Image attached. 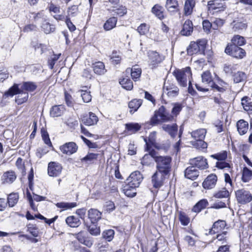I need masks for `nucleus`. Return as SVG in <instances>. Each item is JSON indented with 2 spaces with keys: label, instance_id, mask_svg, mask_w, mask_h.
Listing matches in <instances>:
<instances>
[{
  "label": "nucleus",
  "instance_id": "nucleus-41",
  "mask_svg": "<svg viewBox=\"0 0 252 252\" xmlns=\"http://www.w3.org/2000/svg\"><path fill=\"white\" fill-rule=\"evenodd\" d=\"M232 44L237 46L244 45L246 43L245 38L239 35H235L231 39Z\"/></svg>",
  "mask_w": 252,
  "mask_h": 252
},
{
  "label": "nucleus",
  "instance_id": "nucleus-53",
  "mask_svg": "<svg viewBox=\"0 0 252 252\" xmlns=\"http://www.w3.org/2000/svg\"><path fill=\"white\" fill-rule=\"evenodd\" d=\"M28 96V94L27 93H21V94L16 98L15 101L18 104H21L27 100Z\"/></svg>",
  "mask_w": 252,
  "mask_h": 252
},
{
  "label": "nucleus",
  "instance_id": "nucleus-12",
  "mask_svg": "<svg viewBox=\"0 0 252 252\" xmlns=\"http://www.w3.org/2000/svg\"><path fill=\"white\" fill-rule=\"evenodd\" d=\"M189 163L193 167L203 170L208 167V164L207 159L200 156L198 157L189 160Z\"/></svg>",
  "mask_w": 252,
  "mask_h": 252
},
{
  "label": "nucleus",
  "instance_id": "nucleus-20",
  "mask_svg": "<svg viewBox=\"0 0 252 252\" xmlns=\"http://www.w3.org/2000/svg\"><path fill=\"white\" fill-rule=\"evenodd\" d=\"M225 226L226 222L224 220H218L214 223L212 227L210 229L209 233L210 234H213L219 233L224 228Z\"/></svg>",
  "mask_w": 252,
  "mask_h": 252
},
{
  "label": "nucleus",
  "instance_id": "nucleus-51",
  "mask_svg": "<svg viewBox=\"0 0 252 252\" xmlns=\"http://www.w3.org/2000/svg\"><path fill=\"white\" fill-rule=\"evenodd\" d=\"M18 94H21V91L18 88V85L14 84L11 87L9 90L5 93L8 95L13 96Z\"/></svg>",
  "mask_w": 252,
  "mask_h": 252
},
{
  "label": "nucleus",
  "instance_id": "nucleus-15",
  "mask_svg": "<svg viewBox=\"0 0 252 252\" xmlns=\"http://www.w3.org/2000/svg\"><path fill=\"white\" fill-rule=\"evenodd\" d=\"M60 149L63 154L71 155L77 151L78 147L75 143L70 142L60 146Z\"/></svg>",
  "mask_w": 252,
  "mask_h": 252
},
{
  "label": "nucleus",
  "instance_id": "nucleus-59",
  "mask_svg": "<svg viewBox=\"0 0 252 252\" xmlns=\"http://www.w3.org/2000/svg\"><path fill=\"white\" fill-rule=\"evenodd\" d=\"M81 95L82 99L84 102H89L92 99V96L90 94V92H88L86 91L81 90Z\"/></svg>",
  "mask_w": 252,
  "mask_h": 252
},
{
  "label": "nucleus",
  "instance_id": "nucleus-22",
  "mask_svg": "<svg viewBox=\"0 0 252 252\" xmlns=\"http://www.w3.org/2000/svg\"><path fill=\"white\" fill-rule=\"evenodd\" d=\"M195 0H186L184 7V14L189 16L192 14L195 5Z\"/></svg>",
  "mask_w": 252,
  "mask_h": 252
},
{
  "label": "nucleus",
  "instance_id": "nucleus-23",
  "mask_svg": "<svg viewBox=\"0 0 252 252\" xmlns=\"http://www.w3.org/2000/svg\"><path fill=\"white\" fill-rule=\"evenodd\" d=\"M231 26L234 32H239L245 30L247 27L246 23L242 19L233 20L231 23Z\"/></svg>",
  "mask_w": 252,
  "mask_h": 252
},
{
  "label": "nucleus",
  "instance_id": "nucleus-57",
  "mask_svg": "<svg viewBox=\"0 0 252 252\" xmlns=\"http://www.w3.org/2000/svg\"><path fill=\"white\" fill-rule=\"evenodd\" d=\"M149 29V27L146 24L143 23L137 28V31L140 34L145 35L148 32Z\"/></svg>",
  "mask_w": 252,
  "mask_h": 252
},
{
  "label": "nucleus",
  "instance_id": "nucleus-24",
  "mask_svg": "<svg viewBox=\"0 0 252 252\" xmlns=\"http://www.w3.org/2000/svg\"><path fill=\"white\" fill-rule=\"evenodd\" d=\"M101 215L100 212L95 209H91L88 212V218L93 224L96 223L101 219Z\"/></svg>",
  "mask_w": 252,
  "mask_h": 252
},
{
  "label": "nucleus",
  "instance_id": "nucleus-58",
  "mask_svg": "<svg viewBox=\"0 0 252 252\" xmlns=\"http://www.w3.org/2000/svg\"><path fill=\"white\" fill-rule=\"evenodd\" d=\"M126 127L128 131L135 132L140 129L141 126L138 124H126Z\"/></svg>",
  "mask_w": 252,
  "mask_h": 252
},
{
  "label": "nucleus",
  "instance_id": "nucleus-49",
  "mask_svg": "<svg viewBox=\"0 0 252 252\" xmlns=\"http://www.w3.org/2000/svg\"><path fill=\"white\" fill-rule=\"evenodd\" d=\"M103 237L108 242H110L114 238V231L108 229L104 231L102 233Z\"/></svg>",
  "mask_w": 252,
  "mask_h": 252
},
{
  "label": "nucleus",
  "instance_id": "nucleus-30",
  "mask_svg": "<svg viewBox=\"0 0 252 252\" xmlns=\"http://www.w3.org/2000/svg\"><path fill=\"white\" fill-rule=\"evenodd\" d=\"M207 131L206 129L200 128L191 132V137L195 140H204Z\"/></svg>",
  "mask_w": 252,
  "mask_h": 252
},
{
  "label": "nucleus",
  "instance_id": "nucleus-55",
  "mask_svg": "<svg viewBox=\"0 0 252 252\" xmlns=\"http://www.w3.org/2000/svg\"><path fill=\"white\" fill-rule=\"evenodd\" d=\"M113 11L114 12V15H116L119 16H123L126 14L127 12L126 8L125 6H120V7L114 9Z\"/></svg>",
  "mask_w": 252,
  "mask_h": 252
},
{
  "label": "nucleus",
  "instance_id": "nucleus-18",
  "mask_svg": "<svg viewBox=\"0 0 252 252\" xmlns=\"http://www.w3.org/2000/svg\"><path fill=\"white\" fill-rule=\"evenodd\" d=\"M82 122L86 126H92L98 122L97 117L93 113L90 112L88 115H84L81 118Z\"/></svg>",
  "mask_w": 252,
  "mask_h": 252
},
{
  "label": "nucleus",
  "instance_id": "nucleus-62",
  "mask_svg": "<svg viewBox=\"0 0 252 252\" xmlns=\"http://www.w3.org/2000/svg\"><path fill=\"white\" fill-rule=\"evenodd\" d=\"M16 165L18 169L23 173L25 174V168L24 166V163L23 159L21 158H18L17 159Z\"/></svg>",
  "mask_w": 252,
  "mask_h": 252
},
{
  "label": "nucleus",
  "instance_id": "nucleus-34",
  "mask_svg": "<svg viewBox=\"0 0 252 252\" xmlns=\"http://www.w3.org/2000/svg\"><path fill=\"white\" fill-rule=\"evenodd\" d=\"M209 204L207 199H203L198 202L192 208V211L195 213H199L206 208Z\"/></svg>",
  "mask_w": 252,
  "mask_h": 252
},
{
  "label": "nucleus",
  "instance_id": "nucleus-33",
  "mask_svg": "<svg viewBox=\"0 0 252 252\" xmlns=\"http://www.w3.org/2000/svg\"><path fill=\"white\" fill-rule=\"evenodd\" d=\"M64 111V107L62 105H55L50 110V115L53 117H59Z\"/></svg>",
  "mask_w": 252,
  "mask_h": 252
},
{
  "label": "nucleus",
  "instance_id": "nucleus-47",
  "mask_svg": "<svg viewBox=\"0 0 252 252\" xmlns=\"http://www.w3.org/2000/svg\"><path fill=\"white\" fill-rule=\"evenodd\" d=\"M191 145L197 149H206L207 147V143L203 140H195L191 142Z\"/></svg>",
  "mask_w": 252,
  "mask_h": 252
},
{
  "label": "nucleus",
  "instance_id": "nucleus-17",
  "mask_svg": "<svg viewBox=\"0 0 252 252\" xmlns=\"http://www.w3.org/2000/svg\"><path fill=\"white\" fill-rule=\"evenodd\" d=\"M218 180L217 176L214 174L208 175L202 183L204 189H210L215 187Z\"/></svg>",
  "mask_w": 252,
  "mask_h": 252
},
{
  "label": "nucleus",
  "instance_id": "nucleus-52",
  "mask_svg": "<svg viewBox=\"0 0 252 252\" xmlns=\"http://www.w3.org/2000/svg\"><path fill=\"white\" fill-rule=\"evenodd\" d=\"M97 154L89 153L86 156L81 159L82 161H85L87 163L93 161L94 160L96 159L98 157Z\"/></svg>",
  "mask_w": 252,
  "mask_h": 252
},
{
  "label": "nucleus",
  "instance_id": "nucleus-54",
  "mask_svg": "<svg viewBox=\"0 0 252 252\" xmlns=\"http://www.w3.org/2000/svg\"><path fill=\"white\" fill-rule=\"evenodd\" d=\"M136 188H131L128 187V185L124 189V193L128 197H133L135 196L136 192Z\"/></svg>",
  "mask_w": 252,
  "mask_h": 252
},
{
  "label": "nucleus",
  "instance_id": "nucleus-3",
  "mask_svg": "<svg viewBox=\"0 0 252 252\" xmlns=\"http://www.w3.org/2000/svg\"><path fill=\"white\" fill-rule=\"evenodd\" d=\"M172 158L169 156H159L156 158L157 171L168 174L171 168Z\"/></svg>",
  "mask_w": 252,
  "mask_h": 252
},
{
  "label": "nucleus",
  "instance_id": "nucleus-61",
  "mask_svg": "<svg viewBox=\"0 0 252 252\" xmlns=\"http://www.w3.org/2000/svg\"><path fill=\"white\" fill-rule=\"evenodd\" d=\"M236 65L226 63L224 65L223 70L226 73L232 74L233 70H235Z\"/></svg>",
  "mask_w": 252,
  "mask_h": 252
},
{
  "label": "nucleus",
  "instance_id": "nucleus-50",
  "mask_svg": "<svg viewBox=\"0 0 252 252\" xmlns=\"http://www.w3.org/2000/svg\"><path fill=\"white\" fill-rule=\"evenodd\" d=\"M246 77L245 74L241 71H238L233 75V80L235 83H238L244 80Z\"/></svg>",
  "mask_w": 252,
  "mask_h": 252
},
{
  "label": "nucleus",
  "instance_id": "nucleus-35",
  "mask_svg": "<svg viewBox=\"0 0 252 252\" xmlns=\"http://www.w3.org/2000/svg\"><path fill=\"white\" fill-rule=\"evenodd\" d=\"M66 223L71 227H76L81 224L79 219L73 216H69L65 220Z\"/></svg>",
  "mask_w": 252,
  "mask_h": 252
},
{
  "label": "nucleus",
  "instance_id": "nucleus-19",
  "mask_svg": "<svg viewBox=\"0 0 252 252\" xmlns=\"http://www.w3.org/2000/svg\"><path fill=\"white\" fill-rule=\"evenodd\" d=\"M141 69L139 67L138 65H135L132 68H127L126 70V73L131 74V78L134 81L139 80L141 75Z\"/></svg>",
  "mask_w": 252,
  "mask_h": 252
},
{
  "label": "nucleus",
  "instance_id": "nucleus-5",
  "mask_svg": "<svg viewBox=\"0 0 252 252\" xmlns=\"http://www.w3.org/2000/svg\"><path fill=\"white\" fill-rule=\"evenodd\" d=\"M207 41L205 39H200L196 42H191L187 49L188 54L192 55L198 53H202L204 52Z\"/></svg>",
  "mask_w": 252,
  "mask_h": 252
},
{
  "label": "nucleus",
  "instance_id": "nucleus-40",
  "mask_svg": "<svg viewBox=\"0 0 252 252\" xmlns=\"http://www.w3.org/2000/svg\"><path fill=\"white\" fill-rule=\"evenodd\" d=\"M252 178V171L245 167L242 172V180L245 183L249 182Z\"/></svg>",
  "mask_w": 252,
  "mask_h": 252
},
{
  "label": "nucleus",
  "instance_id": "nucleus-29",
  "mask_svg": "<svg viewBox=\"0 0 252 252\" xmlns=\"http://www.w3.org/2000/svg\"><path fill=\"white\" fill-rule=\"evenodd\" d=\"M94 72L98 75H103L106 72L104 64L103 62H97L92 64Z\"/></svg>",
  "mask_w": 252,
  "mask_h": 252
},
{
  "label": "nucleus",
  "instance_id": "nucleus-56",
  "mask_svg": "<svg viewBox=\"0 0 252 252\" xmlns=\"http://www.w3.org/2000/svg\"><path fill=\"white\" fill-rule=\"evenodd\" d=\"M179 220L181 224L186 226L189 222V219L184 212H180L179 215Z\"/></svg>",
  "mask_w": 252,
  "mask_h": 252
},
{
  "label": "nucleus",
  "instance_id": "nucleus-26",
  "mask_svg": "<svg viewBox=\"0 0 252 252\" xmlns=\"http://www.w3.org/2000/svg\"><path fill=\"white\" fill-rule=\"evenodd\" d=\"M151 12L158 19L162 20L164 18V9L159 4H155L151 9Z\"/></svg>",
  "mask_w": 252,
  "mask_h": 252
},
{
  "label": "nucleus",
  "instance_id": "nucleus-39",
  "mask_svg": "<svg viewBox=\"0 0 252 252\" xmlns=\"http://www.w3.org/2000/svg\"><path fill=\"white\" fill-rule=\"evenodd\" d=\"M56 206L58 208L62 209V211H64L76 207L77 203L76 202H62L56 203Z\"/></svg>",
  "mask_w": 252,
  "mask_h": 252
},
{
  "label": "nucleus",
  "instance_id": "nucleus-44",
  "mask_svg": "<svg viewBox=\"0 0 252 252\" xmlns=\"http://www.w3.org/2000/svg\"><path fill=\"white\" fill-rule=\"evenodd\" d=\"M120 83L124 89L127 90H131L133 88V83L129 78H124L120 81Z\"/></svg>",
  "mask_w": 252,
  "mask_h": 252
},
{
  "label": "nucleus",
  "instance_id": "nucleus-16",
  "mask_svg": "<svg viewBox=\"0 0 252 252\" xmlns=\"http://www.w3.org/2000/svg\"><path fill=\"white\" fill-rule=\"evenodd\" d=\"M224 2L220 0H212L208 2V6L209 10H216L217 12L224 11L226 9Z\"/></svg>",
  "mask_w": 252,
  "mask_h": 252
},
{
  "label": "nucleus",
  "instance_id": "nucleus-60",
  "mask_svg": "<svg viewBox=\"0 0 252 252\" xmlns=\"http://www.w3.org/2000/svg\"><path fill=\"white\" fill-rule=\"evenodd\" d=\"M229 195V193L227 190L225 189H222V190L219 191L217 192L214 196L216 198H226L228 197Z\"/></svg>",
  "mask_w": 252,
  "mask_h": 252
},
{
  "label": "nucleus",
  "instance_id": "nucleus-4",
  "mask_svg": "<svg viewBox=\"0 0 252 252\" xmlns=\"http://www.w3.org/2000/svg\"><path fill=\"white\" fill-rule=\"evenodd\" d=\"M201 77L202 81L203 83L210 84L213 88L216 89L219 92H223L225 91L224 85H226V83L222 80L220 81V86L214 83L213 82L212 77L209 71L207 70L204 71L202 74Z\"/></svg>",
  "mask_w": 252,
  "mask_h": 252
},
{
  "label": "nucleus",
  "instance_id": "nucleus-28",
  "mask_svg": "<svg viewBox=\"0 0 252 252\" xmlns=\"http://www.w3.org/2000/svg\"><path fill=\"white\" fill-rule=\"evenodd\" d=\"M16 179V176L14 172L9 171L3 173L1 180L3 183L11 184Z\"/></svg>",
  "mask_w": 252,
  "mask_h": 252
},
{
  "label": "nucleus",
  "instance_id": "nucleus-38",
  "mask_svg": "<svg viewBox=\"0 0 252 252\" xmlns=\"http://www.w3.org/2000/svg\"><path fill=\"white\" fill-rule=\"evenodd\" d=\"M117 22V19L115 17L108 19L103 25L104 29L105 31H110L116 27Z\"/></svg>",
  "mask_w": 252,
  "mask_h": 252
},
{
  "label": "nucleus",
  "instance_id": "nucleus-11",
  "mask_svg": "<svg viewBox=\"0 0 252 252\" xmlns=\"http://www.w3.org/2000/svg\"><path fill=\"white\" fill-rule=\"evenodd\" d=\"M149 62L153 67H155L164 60V56L155 51H149L148 52Z\"/></svg>",
  "mask_w": 252,
  "mask_h": 252
},
{
  "label": "nucleus",
  "instance_id": "nucleus-10",
  "mask_svg": "<svg viewBox=\"0 0 252 252\" xmlns=\"http://www.w3.org/2000/svg\"><path fill=\"white\" fill-rule=\"evenodd\" d=\"M236 196L238 203L242 204L249 203L252 200L251 193L243 189L238 190L236 192Z\"/></svg>",
  "mask_w": 252,
  "mask_h": 252
},
{
  "label": "nucleus",
  "instance_id": "nucleus-14",
  "mask_svg": "<svg viewBox=\"0 0 252 252\" xmlns=\"http://www.w3.org/2000/svg\"><path fill=\"white\" fill-rule=\"evenodd\" d=\"M62 167L60 164L56 162H50L48 164V174L51 177H57L62 172Z\"/></svg>",
  "mask_w": 252,
  "mask_h": 252
},
{
  "label": "nucleus",
  "instance_id": "nucleus-48",
  "mask_svg": "<svg viewBox=\"0 0 252 252\" xmlns=\"http://www.w3.org/2000/svg\"><path fill=\"white\" fill-rule=\"evenodd\" d=\"M211 157L220 161L224 160L227 157V152L226 151H223L220 153L212 155Z\"/></svg>",
  "mask_w": 252,
  "mask_h": 252
},
{
  "label": "nucleus",
  "instance_id": "nucleus-2",
  "mask_svg": "<svg viewBox=\"0 0 252 252\" xmlns=\"http://www.w3.org/2000/svg\"><path fill=\"white\" fill-rule=\"evenodd\" d=\"M173 74L181 86H187L188 81L189 88L190 87L191 85L190 78L192 76L190 67H187L183 70H176L173 72Z\"/></svg>",
  "mask_w": 252,
  "mask_h": 252
},
{
  "label": "nucleus",
  "instance_id": "nucleus-9",
  "mask_svg": "<svg viewBox=\"0 0 252 252\" xmlns=\"http://www.w3.org/2000/svg\"><path fill=\"white\" fill-rule=\"evenodd\" d=\"M179 89L174 84L169 81L165 82L163 87V94H166L169 97H174L179 94Z\"/></svg>",
  "mask_w": 252,
  "mask_h": 252
},
{
  "label": "nucleus",
  "instance_id": "nucleus-46",
  "mask_svg": "<svg viewBox=\"0 0 252 252\" xmlns=\"http://www.w3.org/2000/svg\"><path fill=\"white\" fill-rule=\"evenodd\" d=\"M37 88L36 85L31 82H24L22 86V89L27 91L33 92Z\"/></svg>",
  "mask_w": 252,
  "mask_h": 252
},
{
  "label": "nucleus",
  "instance_id": "nucleus-7",
  "mask_svg": "<svg viewBox=\"0 0 252 252\" xmlns=\"http://www.w3.org/2000/svg\"><path fill=\"white\" fill-rule=\"evenodd\" d=\"M143 180V176L138 171L131 173L126 181L128 187L131 188H138Z\"/></svg>",
  "mask_w": 252,
  "mask_h": 252
},
{
  "label": "nucleus",
  "instance_id": "nucleus-21",
  "mask_svg": "<svg viewBox=\"0 0 252 252\" xmlns=\"http://www.w3.org/2000/svg\"><path fill=\"white\" fill-rule=\"evenodd\" d=\"M161 128L172 138L175 137L177 134L178 126L176 124H164L162 126Z\"/></svg>",
  "mask_w": 252,
  "mask_h": 252
},
{
  "label": "nucleus",
  "instance_id": "nucleus-43",
  "mask_svg": "<svg viewBox=\"0 0 252 252\" xmlns=\"http://www.w3.org/2000/svg\"><path fill=\"white\" fill-rule=\"evenodd\" d=\"M19 195L17 193H12L7 197V203L10 207H13L18 202Z\"/></svg>",
  "mask_w": 252,
  "mask_h": 252
},
{
  "label": "nucleus",
  "instance_id": "nucleus-25",
  "mask_svg": "<svg viewBox=\"0 0 252 252\" xmlns=\"http://www.w3.org/2000/svg\"><path fill=\"white\" fill-rule=\"evenodd\" d=\"M199 175V171L192 165L186 168L185 171L186 178L191 180H195Z\"/></svg>",
  "mask_w": 252,
  "mask_h": 252
},
{
  "label": "nucleus",
  "instance_id": "nucleus-63",
  "mask_svg": "<svg viewBox=\"0 0 252 252\" xmlns=\"http://www.w3.org/2000/svg\"><path fill=\"white\" fill-rule=\"evenodd\" d=\"M214 100L216 103L218 104L222 109L225 108L227 105V102L220 97H215Z\"/></svg>",
  "mask_w": 252,
  "mask_h": 252
},
{
  "label": "nucleus",
  "instance_id": "nucleus-36",
  "mask_svg": "<svg viewBox=\"0 0 252 252\" xmlns=\"http://www.w3.org/2000/svg\"><path fill=\"white\" fill-rule=\"evenodd\" d=\"M79 13V8L77 5H73L68 7L67 10V15L65 16L66 19H71L78 15Z\"/></svg>",
  "mask_w": 252,
  "mask_h": 252
},
{
  "label": "nucleus",
  "instance_id": "nucleus-1",
  "mask_svg": "<svg viewBox=\"0 0 252 252\" xmlns=\"http://www.w3.org/2000/svg\"><path fill=\"white\" fill-rule=\"evenodd\" d=\"M173 119V116L170 114L163 106H161L155 112L154 116L151 119V124L155 126L160 123L171 121Z\"/></svg>",
  "mask_w": 252,
  "mask_h": 252
},
{
  "label": "nucleus",
  "instance_id": "nucleus-27",
  "mask_svg": "<svg viewBox=\"0 0 252 252\" xmlns=\"http://www.w3.org/2000/svg\"><path fill=\"white\" fill-rule=\"evenodd\" d=\"M193 31V24L192 22L189 20H186L183 26V29L181 31V33L183 35H190Z\"/></svg>",
  "mask_w": 252,
  "mask_h": 252
},
{
  "label": "nucleus",
  "instance_id": "nucleus-8",
  "mask_svg": "<svg viewBox=\"0 0 252 252\" xmlns=\"http://www.w3.org/2000/svg\"><path fill=\"white\" fill-rule=\"evenodd\" d=\"M225 52L234 58L242 59L245 56L246 52L241 47L234 45H227Z\"/></svg>",
  "mask_w": 252,
  "mask_h": 252
},
{
  "label": "nucleus",
  "instance_id": "nucleus-42",
  "mask_svg": "<svg viewBox=\"0 0 252 252\" xmlns=\"http://www.w3.org/2000/svg\"><path fill=\"white\" fill-rule=\"evenodd\" d=\"M241 104L245 110L247 111L252 110V102L248 96H245L242 98Z\"/></svg>",
  "mask_w": 252,
  "mask_h": 252
},
{
  "label": "nucleus",
  "instance_id": "nucleus-13",
  "mask_svg": "<svg viewBox=\"0 0 252 252\" xmlns=\"http://www.w3.org/2000/svg\"><path fill=\"white\" fill-rule=\"evenodd\" d=\"M167 174L157 171L152 177V182L155 188H159L163 184L165 176Z\"/></svg>",
  "mask_w": 252,
  "mask_h": 252
},
{
  "label": "nucleus",
  "instance_id": "nucleus-31",
  "mask_svg": "<svg viewBox=\"0 0 252 252\" xmlns=\"http://www.w3.org/2000/svg\"><path fill=\"white\" fill-rule=\"evenodd\" d=\"M248 123L243 120H239L237 123V130L240 135L245 134L248 129Z\"/></svg>",
  "mask_w": 252,
  "mask_h": 252
},
{
  "label": "nucleus",
  "instance_id": "nucleus-6",
  "mask_svg": "<svg viewBox=\"0 0 252 252\" xmlns=\"http://www.w3.org/2000/svg\"><path fill=\"white\" fill-rule=\"evenodd\" d=\"M156 134L157 132L153 131L150 134L148 140L147 138L144 139V141L146 143L145 150H150V146H154L158 149H163L164 150H167L168 149L169 147L168 144L166 146L163 145H159L156 143Z\"/></svg>",
  "mask_w": 252,
  "mask_h": 252
},
{
  "label": "nucleus",
  "instance_id": "nucleus-45",
  "mask_svg": "<svg viewBox=\"0 0 252 252\" xmlns=\"http://www.w3.org/2000/svg\"><path fill=\"white\" fill-rule=\"evenodd\" d=\"M41 28L44 32L46 34L53 32L55 29L54 25H51L47 22H44L42 25Z\"/></svg>",
  "mask_w": 252,
  "mask_h": 252
},
{
  "label": "nucleus",
  "instance_id": "nucleus-32",
  "mask_svg": "<svg viewBox=\"0 0 252 252\" xmlns=\"http://www.w3.org/2000/svg\"><path fill=\"white\" fill-rule=\"evenodd\" d=\"M142 100L134 99L130 101L128 104V107L130 109V113L133 114L136 111L140 106L142 105Z\"/></svg>",
  "mask_w": 252,
  "mask_h": 252
},
{
  "label": "nucleus",
  "instance_id": "nucleus-64",
  "mask_svg": "<svg viewBox=\"0 0 252 252\" xmlns=\"http://www.w3.org/2000/svg\"><path fill=\"white\" fill-rule=\"evenodd\" d=\"M89 232L93 235H98L100 233V230L99 227H96L95 225H90L88 227Z\"/></svg>",
  "mask_w": 252,
  "mask_h": 252
},
{
  "label": "nucleus",
  "instance_id": "nucleus-37",
  "mask_svg": "<svg viewBox=\"0 0 252 252\" xmlns=\"http://www.w3.org/2000/svg\"><path fill=\"white\" fill-rule=\"evenodd\" d=\"M166 7L170 12L178 11V2L177 0H166Z\"/></svg>",
  "mask_w": 252,
  "mask_h": 252
}]
</instances>
